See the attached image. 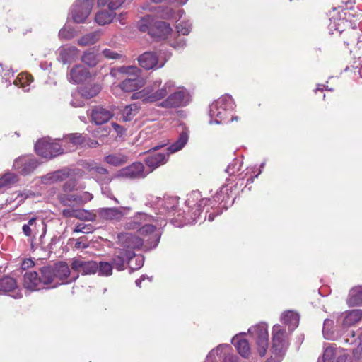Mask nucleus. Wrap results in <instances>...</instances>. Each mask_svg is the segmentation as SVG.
Here are the masks:
<instances>
[{
	"label": "nucleus",
	"instance_id": "nucleus-50",
	"mask_svg": "<svg viewBox=\"0 0 362 362\" xmlns=\"http://www.w3.org/2000/svg\"><path fill=\"white\" fill-rule=\"evenodd\" d=\"M229 349V347L226 345L221 344L216 347V349H213L206 356L205 362H217L218 360L216 357H215V353H218V351H227Z\"/></svg>",
	"mask_w": 362,
	"mask_h": 362
},
{
	"label": "nucleus",
	"instance_id": "nucleus-61",
	"mask_svg": "<svg viewBox=\"0 0 362 362\" xmlns=\"http://www.w3.org/2000/svg\"><path fill=\"white\" fill-rule=\"evenodd\" d=\"M75 248L81 249V248H86L88 247V244L83 243L80 239L77 240L75 243Z\"/></svg>",
	"mask_w": 362,
	"mask_h": 362
},
{
	"label": "nucleus",
	"instance_id": "nucleus-39",
	"mask_svg": "<svg viewBox=\"0 0 362 362\" xmlns=\"http://www.w3.org/2000/svg\"><path fill=\"white\" fill-rule=\"evenodd\" d=\"M101 36L99 31L90 33L85 35L78 40V43L81 46H88L93 45L98 41Z\"/></svg>",
	"mask_w": 362,
	"mask_h": 362
},
{
	"label": "nucleus",
	"instance_id": "nucleus-47",
	"mask_svg": "<svg viewBox=\"0 0 362 362\" xmlns=\"http://www.w3.org/2000/svg\"><path fill=\"white\" fill-rule=\"evenodd\" d=\"M124 0H98V6L107 5L108 9L115 10L118 8L123 3Z\"/></svg>",
	"mask_w": 362,
	"mask_h": 362
},
{
	"label": "nucleus",
	"instance_id": "nucleus-11",
	"mask_svg": "<svg viewBox=\"0 0 362 362\" xmlns=\"http://www.w3.org/2000/svg\"><path fill=\"white\" fill-rule=\"evenodd\" d=\"M54 277L53 283L50 287L55 288L58 285L66 284L77 279L78 275L71 276L69 268L67 264L60 262L56 264L54 268H52Z\"/></svg>",
	"mask_w": 362,
	"mask_h": 362
},
{
	"label": "nucleus",
	"instance_id": "nucleus-8",
	"mask_svg": "<svg viewBox=\"0 0 362 362\" xmlns=\"http://www.w3.org/2000/svg\"><path fill=\"white\" fill-rule=\"evenodd\" d=\"M248 332L256 342L259 355L262 356H264L269 345L267 325L261 322L250 327Z\"/></svg>",
	"mask_w": 362,
	"mask_h": 362
},
{
	"label": "nucleus",
	"instance_id": "nucleus-59",
	"mask_svg": "<svg viewBox=\"0 0 362 362\" xmlns=\"http://www.w3.org/2000/svg\"><path fill=\"white\" fill-rule=\"evenodd\" d=\"M35 263L31 259H25L21 263V268L23 270L30 269L34 266Z\"/></svg>",
	"mask_w": 362,
	"mask_h": 362
},
{
	"label": "nucleus",
	"instance_id": "nucleus-51",
	"mask_svg": "<svg viewBox=\"0 0 362 362\" xmlns=\"http://www.w3.org/2000/svg\"><path fill=\"white\" fill-rule=\"evenodd\" d=\"M75 35L74 30L70 27L65 26L59 32V36L62 39L69 40Z\"/></svg>",
	"mask_w": 362,
	"mask_h": 362
},
{
	"label": "nucleus",
	"instance_id": "nucleus-23",
	"mask_svg": "<svg viewBox=\"0 0 362 362\" xmlns=\"http://www.w3.org/2000/svg\"><path fill=\"white\" fill-rule=\"evenodd\" d=\"M112 116L113 113L110 110L98 106L92 110L91 120L95 124L100 125L106 123Z\"/></svg>",
	"mask_w": 362,
	"mask_h": 362
},
{
	"label": "nucleus",
	"instance_id": "nucleus-60",
	"mask_svg": "<svg viewBox=\"0 0 362 362\" xmlns=\"http://www.w3.org/2000/svg\"><path fill=\"white\" fill-rule=\"evenodd\" d=\"M136 267H134L131 264L129 266L132 269H138L141 268L143 266V264H144V258H143V257H141V256L136 257Z\"/></svg>",
	"mask_w": 362,
	"mask_h": 362
},
{
	"label": "nucleus",
	"instance_id": "nucleus-49",
	"mask_svg": "<svg viewBox=\"0 0 362 362\" xmlns=\"http://www.w3.org/2000/svg\"><path fill=\"white\" fill-rule=\"evenodd\" d=\"M100 91V87L98 85H94L93 87L88 89V88H83L81 91V95L86 98H90L95 96Z\"/></svg>",
	"mask_w": 362,
	"mask_h": 362
},
{
	"label": "nucleus",
	"instance_id": "nucleus-37",
	"mask_svg": "<svg viewBox=\"0 0 362 362\" xmlns=\"http://www.w3.org/2000/svg\"><path fill=\"white\" fill-rule=\"evenodd\" d=\"M16 287V281L13 278L6 276L0 279V294L13 291Z\"/></svg>",
	"mask_w": 362,
	"mask_h": 362
},
{
	"label": "nucleus",
	"instance_id": "nucleus-35",
	"mask_svg": "<svg viewBox=\"0 0 362 362\" xmlns=\"http://www.w3.org/2000/svg\"><path fill=\"white\" fill-rule=\"evenodd\" d=\"M140 107L133 103L129 105H127L122 112V118L124 121H131L133 118L139 113Z\"/></svg>",
	"mask_w": 362,
	"mask_h": 362
},
{
	"label": "nucleus",
	"instance_id": "nucleus-6",
	"mask_svg": "<svg viewBox=\"0 0 362 362\" xmlns=\"http://www.w3.org/2000/svg\"><path fill=\"white\" fill-rule=\"evenodd\" d=\"M272 352L275 362H279L288 346V334L286 329L280 325H274L272 332Z\"/></svg>",
	"mask_w": 362,
	"mask_h": 362
},
{
	"label": "nucleus",
	"instance_id": "nucleus-29",
	"mask_svg": "<svg viewBox=\"0 0 362 362\" xmlns=\"http://www.w3.org/2000/svg\"><path fill=\"white\" fill-rule=\"evenodd\" d=\"M281 322L288 326V329L292 332L296 329L299 322V315L293 311H286L281 315Z\"/></svg>",
	"mask_w": 362,
	"mask_h": 362
},
{
	"label": "nucleus",
	"instance_id": "nucleus-55",
	"mask_svg": "<svg viewBox=\"0 0 362 362\" xmlns=\"http://www.w3.org/2000/svg\"><path fill=\"white\" fill-rule=\"evenodd\" d=\"M103 54L107 59H115L119 57V54L111 49H105L103 51Z\"/></svg>",
	"mask_w": 362,
	"mask_h": 362
},
{
	"label": "nucleus",
	"instance_id": "nucleus-36",
	"mask_svg": "<svg viewBox=\"0 0 362 362\" xmlns=\"http://www.w3.org/2000/svg\"><path fill=\"white\" fill-rule=\"evenodd\" d=\"M115 17L114 10L100 11L95 16V21L100 25H104L112 22Z\"/></svg>",
	"mask_w": 362,
	"mask_h": 362
},
{
	"label": "nucleus",
	"instance_id": "nucleus-2",
	"mask_svg": "<svg viewBox=\"0 0 362 362\" xmlns=\"http://www.w3.org/2000/svg\"><path fill=\"white\" fill-rule=\"evenodd\" d=\"M119 247L115 249L112 264L115 267L122 271L124 269V263L129 262L135 257V250L140 248L144 245V241L139 237L130 233H122L118 235Z\"/></svg>",
	"mask_w": 362,
	"mask_h": 362
},
{
	"label": "nucleus",
	"instance_id": "nucleus-30",
	"mask_svg": "<svg viewBox=\"0 0 362 362\" xmlns=\"http://www.w3.org/2000/svg\"><path fill=\"white\" fill-rule=\"evenodd\" d=\"M189 139L188 132L183 131L179 136L177 140L170 145L168 148L166 153H174L180 151L187 143Z\"/></svg>",
	"mask_w": 362,
	"mask_h": 362
},
{
	"label": "nucleus",
	"instance_id": "nucleus-21",
	"mask_svg": "<svg viewBox=\"0 0 362 362\" xmlns=\"http://www.w3.org/2000/svg\"><path fill=\"white\" fill-rule=\"evenodd\" d=\"M139 63L145 69L161 68L164 66L165 60L160 62L158 57L153 52H147L139 57Z\"/></svg>",
	"mask_w": 362,
	"mask_h": 362
},
{
	"label": "nucleus",
	"instance_id": "nucleus-26",
	"mask_svg": "<svg viewBox=\"0 0 362 362\" xmlns=\"http://www.w3.org/2000/svg\"><path fill=\"white\" fill-rule=\"evenodd\" d=\"M85 141V138L81 134H71L66 136L63 140V144L67 145L64 148V151H71L74 149L78 145L83 144Z\"/></svg>",
	"mask_w": 362,
	"mask_h": 362
},
{
	"label": "nucleus",
	"instance_id": "nucleus-10",
	"mask_svg": "<svg viewBox=\"0 0 362 362\" xmlns=\"http://www.w3.org/2000/svg\"><path fill=\"white\" fill-rule=\"evenodd\" d=\"M94 0H77L73 5L71 14L75 23H81L89 16Z\"/></svg>",
	"mask_w": 362,
	"mask_h": 362
},
{
	"label": "nucleus",
	"instance_id": "nucleus-42",
	"mask_svg": "<svg viewBox=\"0 0 362 362\" xmlns=\"http://www.w3.org/2000/svg\"><path fill=\"white\" fill-rule=\"evenodd\" d=\"M183 11L180 10L178 13L175 15L174 11L169 8H161L159 7L158 11V16L164 19H174L177 21V16H178V18H180Z\"/></svg>",
	"mask_w": 362,
	"mask_h": 362
},
{
	"label": "nucleus",
	"instance_id": "nucleus-15",
	"mask_svg": "<svg viewBox=\"0 0 362 362\" xmlns=\"http://www.w3.org/2000/svg\"><path fill=\"white\" fill-rule=\"evenodd\" d=\"M62 215L66 218H76L81 221H93L97 217V215L92 211L71 206V205L62 210Z\"/></svg>",
	"mask_w": 362,
	"mask_h": 362
},
{
	"label": "nucleus",
	"instance_id": "nucleus-54",
	"mask_svg": "<svg viewBox=\"0 0 362 362\" xmlns=\"http://www.w3.org/2000/svg\"><path fill=\"white\" fill-rule=\"evenodd\" d=\"M93 173L95 175H105V181L109 182L110 179L107 177V175L108 174V172L106 168L101 167V166H97L93 169Z\"/></svg>",
	"mask_w": 362,
	"mask_h": 362
},
{
	"label": "nucleus",
	"instance_id": "nucleus-32",
	"mask_svg": "<svg viewBox=\"0 0 362 362\" xmlns=\"http://www.w3.org/2000/svg\"><path fill=\"white\" fill-rule=\"evenodd\" d=\"M347 303L349 306L362 305V286L354 287L350 290Z\"/></svg>",
	"mask_w": 362,
	"mask_h": 362
},
{
	"label": "nucleus",
	"instance_id": "nucleus-16",
	"mask_svg": "<svg viewBox=\"0 0 362 362\" xmlns=\"http://www.w3.org/2000/svg\"><path fill=\"white\" fill-rule=\"evenodd\" d=\"M93 196L88 192H81L76 194H60L58 195L60 203L65 206H69L72 202L81 205L90 201Z\"/></svg>",
	"mask_w": 362,
	"mask_h": 362
},
{
	"label": "nucleus",
	"instance_id": "nucleus-48",
	"mask_svg": "<svg viewBox=\"0 0 362 362\" xmlns=\"http://www.w3.org/2000/svg\"><path fill=\"white\" fill-rule=\"evenodd\" d=\"M228 346L229 349L227 351L220 350L218 353H215V357H218V360L223 357V362H235V357L230 354V346L229 345Z\"/></svg>",
	"mask_w": 362,
	"mask_h": 362
},
{
	"label": "nucleus",
	"instance_id": "nucleus-46",
	"mask_svg": "<svg viewBox=\"0 0 362 362\" xmlns=\"http://www.w3.org/2000/svg\"><path fill=\"white\" fill-rule=\"evenodd\" d=\"M98 264V272L100 276H110L112 273V266L106 262H100Z\"/></svg>",
	"mask_w": 362,
	"mask_h": 362
},
{
	"label": "nucleus",
	"instance_id": "nucleus-27",
	"mask_svg": "<svg viewBox=\"0 0 362 362\" xmlns=\"http://www.w3.org/2000/svg\"><path fill=\"white\" fill-rule=\"evenodd\" d=\"M238 353L243 357H247L250 354V348L248 341L242 338L241 334L235 336L231 341Z\"/></svg>",
	"mask_w": 362,
	"mask_h": 362
},
{
	"label": "nucleus",
	"instance_id": "nucleus-1",
	"mask_svg": "<svg viewBox=\"0 0 362 362\" xmlns=\"http://www.w3.org/2000/svg\"><path fill=\"white\" fill-rule=\"evenodd\" d=\"M132 100H141L146 103L159 102V107L171 109L185 107L190 100V95L186 88H177L175 82L168 80L164 83L160 78L151 81L141 90L134 92Z\"/></svg>",
	"mask_w": 362,
	"mask_h": 362
},
{
	"label": "nucleus",
	"instance_id": "nucleus-53",
	"mask_svg": "<svg viewBox=\"0 0 362 362\" xmlns=\"http://www.w3.org/2000/svg\"><path fill=\"white\" fill-rule=\"evenodd\" d=\"M335 356V350L333 347H327L325 349L322 362H332Z\"/></svg>",
	"mask_w": 362,
	"mask_h": 362
},
{
	"label": "nucleus",
	"instance_id": "nucleus-12",
	"mask_svg": "<svg viewBox=\"0 0 362 362\" xmlns=\"http://www.w3.org/2000/svg\"><path fill=\"white\" fill-rule=\"evenodd\" d=\"M129 211V207L100 208L97 210V214L105 221H120Z\"/></svg>",
	"mask_w": 362,
	"mask_h": 362
},
{
	"label": "nucleus",
	"instance_id": "nucleus-38",
	"mask_svg": "<svg viewBox=\"0 0 362 362\" xmlns=\"http://www.w3.org/2000/svg\"><path fill=\"white\" fill-rule=\"evenodd\" d=\"M18 181L17 175L13 173H7L0 178V191L10 187Z\"/></svg>",
	"mask_w": 362,
	"mask_h": 362
},
{
	"label": "nucleus",
	"instance_id": "nucleus-28",
	"mask_svg": "<svg viewBox=\"0 0 362 362\" xmlns=\"http://www.w3.org/2000/svg\"><path fill=\"white\" fill-rule=\"evenodd\" d=\"M78 55V50L75 47H64L59 49V59L63 64H67L77 58Z\"/></svg>",
	"mask_w": 362,
	"mask_h": 362
},
{
	"label": "nucleus",
	"instance_id": "nucleus-20",
	"mask_svg": "<svg viewBox=\"0 0 362 362\" xmlns=\"http://www.w3.org/2000/svg\"><path fill=\"white\" fill-rule=\"evenodd\" d=\"M156 222L157 220L153 216L144 213H138L130 221L126 223L125 228L128 230H139L141 227Z\"/></svg>",
	"mask_w": 362,
	"mask_h": 362
},
{
	"label": "nucleus",
	"instance_id": "nucleus-34",
	"mask_svg": "<svg viewBox=\"0 0 362 362\" xmlns=\"http://www.w3.org/2000/svg\"><path fill=\"white\" fill-rule=\"evenodd\" d=\"M33 82L32 76L26 74H20L17 78L14 81V84L16 86L22 88L25 92H28L30 90V85Z\"/></svg>",
	"mask_w": 362,
	"mask_h": 362
},
{
	"label": "nucleus",
	"instance_id": "nucleus-58",
	"mask_svg": "<svg viewBox=\"0 0 362 362\" xmlns=\"http://www.w3.org/2000/svg\"><path fill=\"white\" fill-rule=\"evenodd\" d=\"M344 342L349 344H353L356 342V339L355 338V334L354 332H350L347 334L346 337L344 338Z\"/></svg>",
	"mask_w": 362,
	"mask_h": 362
},
{
	"label": "nucleus",
	"instance_id": "nucleus-45",
	"mask_svg": "<svg viewBox=\"0 0 362 362\" xmlns=\"http://www.w3.org/2000/svg\"><path fill=\"white\" fill-rule=\"evenodd\" d=\"M83 188L84 187L82 185H78L74 180H69L63 185V191L64 192H78Z\"/></svg>",
	"mask_w": 362,
	"mask_h": 362
},
{
	"label": "nucleus",
	"instance_id": "nucleus-44",
	"mask_svg": "<svg viewBox=\"0 0 362 362\" xmlns=\"http://www.w3.org/2000/svg\"><path fill=\"white\" fill-rule=\"evenodd\" d=\"M154 20L151 16H146L139 21L138 23L139 29L141 32H146L149 33V30L153 28Z\"/></svg>",
	"mask_w": 362,
	"mask_h": 362
},
{
	"label": "nucleus",
	"instance_id": "nucleus-24",
	"mask_svg": "<svg viewBox=\"0 0 362 362\" xmlns=\"http://www.w3.org/2000/svg\"><path fill=\"white\" fill-rule=\"evenodd\" d=\"M90 76L88 71L81 65L74 66L68 75L70 82L80 83L85 81Z\"/></svg>",
	"mask_w": 362,
	"mask_h": 362
},
{
	"label": "nucleus",
	"instance_id": "nucleus-13",
	"mask_svg": "<svg viewBox=\"0 0 362 362\" xmlns=\"http://www.w3.org/2000/svg\"><path fill=\"white\" fill-rule=\"evenodd\" d=\"M37 165L36 159L33 156H23L14 160L13 168L18 173L27 175L33 173Z\"/></svg>",
	"mask_w": 362,
	"mask_h": 362
},
{
	"label": "nucleus",
	"instance_id": "nucleus-14",
	"mask_svg": "<svg viewBox=\"0 0 362 362\" xmlns=\"http://www.w3.org/2000/svg\"><path fill=\"white\" fill-rule=\"evenodd\" d=\"M209 202V199L202 198L199 192H192L187 195V199L185 203L187 207L191 211H193V221H195L196 218L199 216L202 209L206 206Z\"/></svg>",
	"mask_w": 362,
	"mask_h": 362
},
{
	"label": "nucleus",
	"instance_id": "nucleus-62",
	"mask_svg": "<svg viewBox=\"0 0 362 362\" xmlns=\"http://www.w3.org/2000/svg\"><path fill=\"white\" fill-rule=\"evenodd\" d=\"M86 226H83L81 225H78L76 226V228H74V233H88V230H84V228H86Z\"/></svg>",
	"mask_w": 362,
	"mask_h": 362
},
{
	"label": "nucleus",
	"instance_id": "nucleus-52",
	"mask_svg": "<svg viewBox=\"0 0 362 362\" xmlns=\"http://www.w3.org/2000/svg\"><path fill=\"white\" fill-rule=\"evenodd\" d=\"M177 32L183 35H187L191 30V23L188 21L180 22L177 26Z\"/></svg>",
	"mask_w": 362,
	"mask_h": 362
},
{
	"label": "nucleus",
	"instance_id": "nucleus-7",
	"mask_svg": "<svg viewBox=\"0 0 362 362\" xmlns=\"http://www.w3.org/2000/svg\"><path fill=\"white\" fill-rule=\"evenodd\" d=\"M35 149L37 155L49 159L64 153L62 145L49 137L39 139L35 144Z\"/></svg>",
	"mask_w": 362,
	"mask_h": 362
},
{
	"label": "nucleus",
	"instance_id": "nucleus-56",
	"mask_svg": "<svg viewBox=\"0 0 362 362\" xmlns=\"http://www.w3.org/2000/svg\"><path fill=\"white\" fill-rule=\"evenodd\" d=\"M361 351H362V333L358 337L357 348L354 351V356L357 358H359Z\"/></svg>",
	"mask_w": 362,
	"mask_h": 362
},
{
	"label": "nucleus",
	"instance_id": "nucleus-19",
	"mask_svg": "<svg viewBox=\"0 0 362 362\" xmlns=\"http://www.w3.org/2000/svg\"><path fill=\"white\" fill-rule=\"evenodd\" d=\"M71 269L83 275L95 274L98 269V264L95 261H84L76 259L71 263Z\"/></svg>",
	"mask_w": 362,
	"mask_h": 362
},
{
	"label": "nucleus",
	"instance_id": "nucleus-3",
	"mask_svg": "<svg viewBox=\"0 0 362 362\" xmlns=\"http://www.w3.org/2000/svg\"><path fill=\"white\" fill-rule=\"evenodd\" d=\"M140 69L133 66H122L114 68L110 74L115 78L127 77L120 84V88L125 92L136 91L142 88L146 80L140 76Z\"/></svg>",
	"mask_w": 362,
	"mask_h": 362
},
{
	"label": "nucleus",
	"instance_id": "nucleus-43",
	"mask_svg": "<svg viewBox=\"0 0 362 362\" xmlns=\"http://www.w3.org/2000/svg\"><path fill=\"white\" fill-rule=\"evenodd\" d=\"M81 60L90 66H94L98 62V56L93 50H88L85 52L81 57Z\"/></svg>",
	"mask_w": 362,
	"mask_h": 362
},
{
	"label": "nucleus",
	"instance_id": "nucleus-22",
	"mask_svg": "<svg viewBox=\"0 0 362 362\" xmlns=\"http://www.w3.org/2000/svg\"><path fill=\"white\" fill-rule=\"evenodd\" d=\"M339 319H342L341 325L344 327L353 326L362 320V310L356 309L341 313Z\"/></svg>",
	"mask_w": 362,
	"mask_h": 362
},
{
	"label": "nucleus",
	"instance_id": "nucleus-25",
	"mask_svg": "<svg viewBox=\"0 0 362 362\" xmlns=\"http://www.w3.org/2000/svg\"><path fill=\"white\" fill-rule=\"evenodd\" d=\"M172 31L170 25L165 22L158 21L155 22L153 28L149 30V35L153 37L165 38Z\"/></svg>",
	"mask_w": 362,
	"mask_h": 362
},
{
	"label": "nucleus",
	"instance_id": "nucleus-31",
	"mask_svg": "<svg viewBox=\"0 0 362 362\" xmlns=\"http://www.w3.org/2000/svg\"><path fill=\"white\" fill-rule=\"evenodd\" d=\"M66 177L67 174L64 170H57L42 176L41 177V182L45 185H51L61 182Z\"/></svg>",
	"mask_w": 362,
	"mask_h": 362
},
{
	"label": "nucleus",
	"instance_id": "nucleus-9",
	"mask_svg": "<svg viewBox=\"0 0 362 362\" xmlns=\"http://www.w3.org/2000/svg\"><path fill=\"white\" fill-rule=\"evenodd\" d=\"M149 174L144 164L141 162H135L132 165L123 168L117 171V177L125 179H141L146 177Z\"/></svg>",
	"mask_w": 362,
	"mask_h": 362
},
{
	"label": "nucleus",
	"instance_id": "nucleus-41",
	"mask_svg": "<svg viewBox=\"0 0 362 362\" xmlns=\"http://www.w3.org/2000/svg\"><path fill=\"white\" fill-rule=\"evenodd\" d=\"M23 232L26 236L35 237L38 233L36 218H30L28 223L23 226Z\"/></svg>",
	"mask_w": 362,
	"mask_h": 362
},
{
	"label": "nucleus",
	"instance_id": "nucleus-57",
	"mask_svg": "<svg viewBox=\"0 0 362 362\" xmlns=\"http://www.w3.org/2000/svg\"><path fill=\"white\" fill-rule=\"evenodd\" d=\"M177 201L174 198H168L165 200V207L168 211H170L171 209H174L175 204H176Z\"/></svg>",
	"mask_w": 362,
	"mask_h": 362
},
{
	"label": "nucleus",
	"instance_id": "nucleus-17",
	"mask_svg": "<svg viewBox=\"0 0 362 362\" xmlns=\"http://www.w3.org/2000/svg\"><path fill=\"white\" fill-rule=\"evenodd\" d=\"M156 223H151L145 226L141 227L138 231L139 234L144 237H148L146 240V244L145 247L148 249H152L156 247L160 240V234L156 230V226L154 225Z\"/></svg>",
	"mask_w": 362,
	"mask_h": 362
},
{
	"label": "nucleus",
	"instance_id": "nucleus-40",
	"mask_svg": "<svg viewBox=\"0 0 362 362\" xmlns=\"http://www.w3.org/2000/svg\"><path fill=\"white\" fill-rule=\"evenodd\" d=\"M334 322L333 320L326 319L324 322L322 333L324 337L329 340H334L336 339L334 332Z\"/></svg>",
	"mask_w": 362,
	"mask_h": 362
},
{
	"label": "nucleus",
	"instance_id": "nucleus-63",
	"mask_svg": "<svg viewBox=\"0 0 362 362\" xmlns=\"http://www.w3.org/2000/svg\"><path fill=\"white\" fill-rule=\"evenodd\" d=\"M112 127L118 134H122L124 132V129L118 124L112 123Z\"/></svg>",
	"mask_w": 362,
	"mask_h": 362
},
{
	"label": "nucleus",
	"instance_id": "nucleus-64",
	"mask_svg": "<svg viewBox=\"0 0 362 362\" xmlns=\"http://www.w3.org/2000/svg\"><path fill=\"white\" fill-rule=\"evenodd\" d=\"M235 165H236V163H232L229 164V165L228 166V168L226 169V172L230 174H233L235 173V170L233 168H235Z\"/></svg>",
	"mask_w": 362,
	"mask_h": 362
},
{
	"label": "nucleus",
	"instance_id": "nucleus-33",
	"mask_svg": "<svg viewBox=\"0 0 362 362\" xmlns=\"http://www.w3.org/2000/svg\"><path fill=\"white\" fill-rule=\"evenodd\" d=\"M105 160L110 165L119 166L128 161V157L121 153H114L107 156Z\"/></svg>",
	"mask_w": 362,
	"mask_h": 362
},
{
	"label": "nucleus",
	"instance_id": "nucleus-4",
	"mask_svg": "<svg viewBox=\"0 0 362 362\" xmlns=\"http://www.w3.org/2000/svg\"><path fill=\"white\" fill-rule=\"evenodd\" d=\"M50 267H44L40 272H27L23 276V286L31 291H39L44 288H50L54 277Z\"/></svg>",
	"mask_w": 362,
	"mask_h": 362
},
{
	"label": "nucleus",
	"instance_id": "nucleus-5",
	"mask_svg": "<svg viewBox=\"0 0 362 362\" xmlns=\"http://www.w3.org/2000/svg\"><path fill=\"white\" fill-rule=\"evenodd\" d=\"M235 107V103L230 95H223L214 101L209 109L210 117L214 122L220 124L226 119L228 112Z\"/></svg>",
	"mask_w": 362,
	"mask_h": 362
},
{
	"label": "nucleus",
	"instance_id": "nucleus-18",
	"mask_svg": "<svg viewBox=\"0 0 362 362\" xmlns=\"http://www.w3.org/2000/svg\"><path fill=\"white\" fill-rule=\"evenodd\" d=\"M169 153L165 152H157L147 156L144 160L146 165V169L149 171V174L154 170L165 164L168 160Z\"/></svg>",
	"mask_w": 362,
	"mask_h": 362
}]
</instances>
